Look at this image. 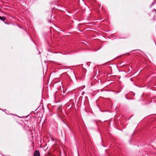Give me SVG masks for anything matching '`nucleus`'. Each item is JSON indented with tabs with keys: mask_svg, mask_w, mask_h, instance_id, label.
<instances>
[{
	"mask_svg": "<svg viewBox=\"0 0 156 156\" xmlns=\"http://www.w3.org/2000/svg\"><path fill=\"white\" fill-rule=\"evenodd\" d=\"M6 19V18L4 16H0V20L4 22Z\"/></svg>",
	"mask_w": 156,
	"mask_h": 156,
	"instance_id": "nucleus-2",
	"label": "nucleus"
},
{
	"mask_svg": "<svg viewBox=\"0 0 156 156\" xmlns=\"http://www.w3.org/2000/svg\"><path fill=\"white\" fill-rule=\"evenodd\" d=\"M40 154L39 151L38 150H36L34 154V156H40Z\"/></svg>",
	"mask_w": 156,
	"mask_h": 156,
	"instance_id": "nucleus-1",
	"label": "nucleus"
}]
</instances>
